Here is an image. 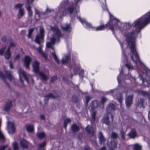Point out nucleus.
Returning a JSON list of instances; mask_svg holds the SVG:
<instances>
[{"label": "nucleus", "mask_w": 150, "mask_h": 150, "mask_svg": "<svg viewBox=\"0 0 150 150\" xmlns=\"http://www.w3.org/2000/svg\"><path fill=\"white\" fill-rule=\"evenodd\" d=\"M52 29L53 31L54 32V34L53 35L52 38H51L50 42L47 43L46 46L47 47L51 48L53 51V52L52 53V55L55 61L58 64H59V61L57 56L56 55L55 53L52 45L54 44L55 42L59 40L62 36L61 34L60 31L58 29V27H55L53 28Z\"/></svg>", "instance_id": "f257e3e1"}, {"label": "nucleus", "mask_w": 150, "mask_h": 150, "mask_svg": "<svg viewBox=\"0 0 150 150\" xmlns=\"http://www.w3.org/2000/svg\"><path fill=\"white\" fill-rule=\"evenodd\" d=\"M39 63L38 61H35L32 63V66L33 69V71L43 80H46L47 79V76L46 75L41 71H39Z\"/></svg>", "instance_id": "f03ea898"}, {"label": "nucleus", "mask_w": 150, "mask_h": 150, "mask_svg": "<svg viewBox=\"0 0 150 150\" xmlns=\"http://www.w3.org/2000/svg\"><path fill=\"white\" fill-rule=\"evenodd\" d=\"M27 2L25 4V7L28 11L29 17H31L33 15V12L31 10V5L34 0H26Z\"/></svg>", "instance_id": "7ed1b4c3"}, {"label": "nucleus", "mask_w": 150, "mask_h": 150, "mask_svg": "<svg viewBox=\"0 0 150 150\" xmlns=\"http://www.w3.org/2000/svg\"><path fill=\"white\" fill-rule=\"evenodd\" d=\"M18 73L20 79H21V82L23 83V82L22 81V78H24L26 80V82L28 83V79L29 77H30V76L27 75L24 72V71L22 70L21 69H19L18 71Z\"/></svg>", "instance_id": "20e7f679"}, {"label": "nucleus", "mask_w": 150, "mask_h": 150, "mask_svg": "<svg viewBox=\"0 0 150 150\" xmlns=\"http://www.w3.org/2000/svg\"><path fill=\"white\" fill-rule=\"evenodd\" d=\"M44 30L42 28L40 29V33L39 35L36 37L35 41L38 44H40L43 39Z\"/></svg>", "instance_id": "39448f33"}, {"label": "nucleus", "mask_w": 150, "mask_h": 150, "mask_svg": "<svg viewBox=\"0 0 150 150\" xmlns=\"http://www.w3.org/2000/svg\"><path fill=\"white\" fill-rule=\"evenodd\" d=\"M117 142L115 141H112L110 145H107L105 147L104 146L101 148L100 150H106V148L108 149H109L108 150H113V148L117 147Z\"/></svg>", "instance_id": "423d86ee"}, {"label": "nucleus", "mask_w": 150, "mask_h": 150, "mask_svg": "<svg viewBox=\"0 0 150 150\" xmlns=\"http://www.w3.org/2000/svg\"><path fill=\"white\" fill-rule=\"evenodd\" d=\"M7 128L8 132L10 134H13L15 131V129L13 122L8 121Z\"/></svg>", "instance_id": "0eeeda50"}, {"label": "nucleus", "mask_w": 150, "mask_h": 150, "mask_svg": "<svg viewBox=\"0 0 150 150\" xmlns=\"http://www.w3.org/2000/svg\"><path fill=\"white\" fill-rule=\"evenodd\" d=\"M15 44L13 42H11L10 43L9 47L7 49L6 51L5 52L4 54V56L6 59H8L10 58L11 55L10 51V48L12 47L15 46Z\"/></svg>", "instance_id": "6e6552de"}, {"label": "nucleus", "mask_w": 150, "mask_h": 150, "mask_svg": "<svg viewBox=\"0 0 150 150\" xmlns=\"http://www.w3.org/2000/svg\"><path fill=\"white\" fill-rule=\"evenodd\" d=\"M24 61L25 66L27 68L29 69V65L31 61V58L28 56H25L24 58Z\"/></svg>", "instance_id": "1a4fd4ad"}, {"label": "nucleus", "mask_w": 150, "mask_h": 150, "mask_svg": "<svg viewBox=\"0 0 150 150\" xmlns=\"http://www.w3.org/2000/svg\"><path fill=\"white\" fill-rule=\"evenodd\" d=\"M61 27L62 29L67 32H70L71 31V28L70 24H64L62 25Z\"/></svg>", "instance_id": "9d476101"}, {"label": "nucleus", "mask_w": 150, "mask_h": 150, "mask_svg": "<svg viewBox=\"0 0 150 150\" xmlns=\"http://www.w3.org/2000/svg\"><path fill=\"white\" fill-rule=\"evenodd\" d=\"M99 140L100 144H104L105 143L107 144V141L106 140L101 132L99 133Z\"/></svg>", "instance_id": "9b49d317"}, {"label": "nucleus", "mask_w": 150, "mask_h": 150, "mask_svg": "<svg viewBox=\"0 0 150 150\" xmlns=\"http://www.w3.org/2000/svg\"><path fill=\"white\" fill-rule=\"evenodd\" d=\"M133 96H131L126 98L125 102L126 106L129 107L132 104V102Z\"/></svg>", "instance_id": "f8f14e48"}, {"label": "nucleus", "mask_w": 150, "mask_h": 150, "mask_svg": "<svg viewBox=\"0 0 150 150\" xmlns=\"http://www.w3.org/2000/svg\"><path fill=\"white\" fill-rule=\"evenodd\" d=\"M26 129L29 133H33L34 131L33 125H27L26 126Z\"/></svg>", "instance_id": "ddd939ff"}, {"label": "nucleus", "mask_w": 150, "mask_h": 150, "mask_svg": "<svg viewBox=\"0 0 150 150\" xmlns=\"http://www.w3.org/2000/svg\"><path fill=\"white\" fill-rule=\"evenodd\" d=\"M115 106L112 103H110L107 106V109L108 113L113 112L115 110Z\"/></svg>", "instance_id": "4468645a"}, {"label": "nucleus", "mask_w": 150, "mask_h": 150, "mask_svg": "<svg viewBox=\"0 0 150 150\" xmlns=\"http://www.w3.org/2000/svg\"><path fill=\"white\" fill-rule=\"evenodd\" d=\"M21 146L23 148H27L28 146V142L25 139H22L20 142Z\"/></svg>", "instance_id": "2eb2a0df"}, {"label": "nucleus", "mask_w": 150, "mask_h": 150, "mask_svg": "<svg viewBox=\"0 0 150 150\" xmlns=\"http://www.w3.org/2000/svg\"><path fill=\"white\" fill-rule=\"evenodd\" d=\"M137 133L135 129H132L128 134V135L131 138H134L136 136Z\"/></svg>", "instance_id": "dca6fc26"}, {"label": "nucleus", "mask_w": 150, "mask_h": 150, "mask_svg": "<svg viewBox=\"0 0 150 150\" xmlns=\"http://www.w3.org/2000/svg\"><path fill=\"white\" fill-rule=\"evenodd\" d=\"M86 129L87 131L92 136H93L94 135V130L92 127L89 125L86 127Z\"/></svg>", "instance_id": "f3484780"}, {"label": "nucleus", "mask_w": 150, "mask_h": 150, "mask_svg": "<svg viewBox=\"0 0 150 150\" xmlns=\"http://www.w3.org/2000/svg\"><path fill=\"white\" fill-rule=\"evenodd\" d=\"M12 102L11 101H9L7 102L4 107V110L5 111L8 110L12 107Z\"/></svg>", "instance_id": "a211bd4d"}, {"label": "nucleus", "mask_w": 150, "mask_h": 150, "mask_svg": "<svg viewBox=\"0 0 150 150\" xmlns=\"http://www.w3.org/2000/svg\"><path fill=\"white\" fill-rule=\"evenodd\" d=\"M70 59V56L69 55H66L62 58V63L63 64L67 63L69 61Z\"/></svg>", "instance_id": "6ab92c4d"}, {"label": "nucleus", "mask_w": 150, "mask_h": 150, "mask_svg": "<svg viewBox=\"0 0 150 150\" xmlns=\"http://www.w3.org/2000/svg\"><path fill=\"white\" fill-rule=\"evenodd\" d=\"M122 131H121L120 133L122 138V139H124L125 138V134L127 130V128L126 125H124L122 127Z\"/></svg>", "instance_id": "aec40b11"}, {"label": "nucleus", "mask_w": 150, "mask_h": 150, "mask_svg": "<svg viewBox=\"0 0 150 150\" xmlns=\"http://www.w3.org/2000/svg\"><path fill=\"white\" fill-rule=\"evenodd\" d=\"M6 74L7 75V78L10 81L13 82L14 81V77L11 74L10 72L8 71H6Z\"/></svg>", "instance_id": "412c9836"}, {"label": "nucleus", "mask_w": 150, "mask_h": 150, "mask_svg": "<svg viewBox=\"0 0 150 150\" xmlns=\"http://www.w3.org/2000/svg\"><path fill=\"white\" fill-rule=\"evenodd\" d=\"M144 102V100L143 99L140 98L138 100L137 103L138 107L142 108H144L143 103Z\"/></svg>", "instance_id": "4be33fe9"}, {"label": "nucleus", "mask_w": 150, "mask_h": 150, "mask_svg": "<svg viewBox=\"0 0 150 150\" xmlns=\"http://www.w3.org/2000/svg\"><path fill=\"white\" fill-rule=\"evenodd\" d=\"M108 113V114L106 115V117H104L102 120V122L103 123H105L107 125H108L109 123V115Z\"/></svg>", "instance_id": "5701e85b"}, {"label": "nucleus", "mask_w": 150, "mask_h": 150, "mask_svg": "<svg viewBox=\"0 0 150 150\" xmlns=\"http://www.w3.org/2000/svg\"><path fill=\"white\" fill-rule=\"evenodd\" d=\"M24 14V9L23 8H20L18 13V17L20 18L22 17Z\"/></svg>", "instance_id": "b1692460"}, {"label": "nucleus", "mask_w": 150, "mask_h": 150, "mask_svg": "<svg viewBox=\"0 0 150 150\" xmlns=\"http://www.w3.org/2000/svg\"><path fill=\"white\" fill-rule=\"evenodd\" d=\"M110 92V93H112V95L113 96L116 98V97H117V96H119V95L120 93H117V95H115L116 94H117V91L116 89H113L110 90L109 91H108V92L109 93Z\"/></svg>", "instance_id": "393cba45"}, {"label": "nucleus", "mask_w": 150, "mask_h": 150, "mask_svg": "<svg viewBox=\"0 0 150 150\" xmlns=\"http://www.w3.org/2000/svg\"><path fill=\"white\" fill-rule=\"evenodd\" d=\"M57 95L56 94L54 95L52 93H50L45 95V99H47L50 98H55L57 97Z\"/></svg>", "instance_id": "a878e982"}, {"label": "nucleus", "mask_w": 150, "mask_h": 150, "mask_svg": "<svg viewBox=\"0 0 150 150\" xmlns=\"http://www.w3.org/2000/svg\"><path fill=\"white\" fill-rule=\"evenodd\" d=\"M71 128L72 131L73 132L77 131L79 130V127L77 125L75 124L72 125Z\"/></svg>", "instance_id": "bb28decb"}, {"label": "nucleus", "mask_w": 150, "mask_h": 150, "mask_svg": "<svg viewBox=\"0 0 150 150\" xmlns=\"http://www.w3.org/2000/svg\"><path fill=\"white\" fill-rule=\"evenodd\" d=\"M118 41L119 42V43L122 49V57L123 58L125 59V60L126 61L127 60V57L125 55L124 52L123 50V45L122 44L120 41L118 40Z\"/></svg>", "instance_id": "cd10ccee"}, {"label": "nucleus", "mask_w": 150, "mask_h": 150, "mask_svg": "<svg viewBox=\"0 0 150 150\" xmlns=\"http://www.w3.org/2000/svg\"><path fill=\"white\" fill-rule=\"evenodd\" d=\"M41 45H40L39 48L37 49V50L39 53H40L45 58V59H47V56L43 52H42L41 49Z\"/></svg>", "instance_id": "c85d7f7f"}, {"label": "nucleus", "mask_w": 150, "mask_h": 150, "mask_svg": "<svg viewBox=\"0 0 150 150\" xmlns=\"http://www.w3.org/2000/svg\"><path fill=\"white\" fill-rule=\"evenodd\" d=\"M116 98L118 100V101L120 103V106H121L122 102V98L121 95L120 94H119L118 96H117V97H116Z\"/></svg>", "instance_id": "c756f323"}, {"label": "nucleus", "mask_w": 150, "mask_h": 150, "mask_svg": "<svg viewBox=\"0 0 150 150\" xmlns=\"http://www.w3.org/2000/svg\"><path fill=\"white\" fill-rule=\"evenodd\" d=\"M141 146L138 144H135L133 145V150H140Z\"/></svg>", "instance_id": "7c9ffc66"}, {"label": "nucleus", "mask_w": 150, "mask_h": 150, "mask_svg": "<svg viewBox=\"0 0 150 150\" xmlns=\"http://www.w3.org/2000/svg\"><path fill=\"white\" fill-rule=\"evenodd\" d=\"M37 136L39 139H42L45 137V134L44 132L38 133L37 134Z\"/></svg>", "instance_id": "2f4dec72"}, {"label": "nucleus", "mask_w": 150, "mask_h": 150, "mask_svg": "<svg viewBox=\"0 0 150 150\" xmlns=\"http://www.w3.org/2000/svg\"><path fill=\"white\" fill-rule=\"evenodd\" d=\"M139 93L140 94H142L143 96H145L146 95H147L148 97L149 100L150 102V93L149 94H148L147 92L143 91H140L139 92Z\"/></svg>", "instance_id": "473e14b6"}, {"label": "nucleus", "mask_w": 150, "mask_h": 150, "mask_svg": "<svg viewBox=\"0 0 150 150\" xmlns=\"http://www.w3.org/2000/svg\"><path fill=\"white\" fill-rule=\"evenodd\" d=\"M71 120L69 119H67L65 120L64 121V127L65 129H66L67 126V124L70 123Z\"/></svg>", "instance_id": "72a5a7b5"}, {"label": "nucleus", "mask_w": 150, "mask_h": 150, "mask_svg": "<svg viewBox=\"0 0 150 150\" xmlns=\"http://www.w3.org/2000/svg\"><path fill=\"white\" fill-rule=\"evenodd\" d=\"M102 8H103V10L104 11L106 10V11H108V12L110 14V17H112V20L115 19H116L115 18H114L113 17V16H112L111 15V14L108 11V9L107 7V6H106V5H104L103 6H102Z\"/></svg>", "instance_id": "f704fd0d"}, {"label": "nucleus", "mask_w": 150, "mask_h": 150, "mask_svg": "<svg viewBox=\"0 0 150 150\" xmlns=\"http://www.w3.org/2000/svg\"><path fill=\"white\" fill-rule=\"evenodd\" d=\"M125 66L128 68L129 71L132 70L134 69L133 67L130 64L127 63L125 64Z\"/></svg>", "instance_id": "c9c22d12"}, {"label": "nucleus", "mask_w": 150, "mask_h": 150, "mask_svg": "<svg viewBox=\"0 0 150 150\" xmlns=\"http://www.w3.org/2000/svg\"><path fill=\"white\" fill-rule=\"evenodd\" d=\"M14 150H17L18 149V144L16 142H14L13 144Z\"/></svg>", "instance_id": "e433bc0d"}, {"label": "nucleus", "mask_w": 150, "mask_h": 150, "mask_svg": "<svg viewBox=\"0 0 150 150\" xmlns=\"http://www.w3.org/2000/svg\"><path fill=\"white\" fill-rule=\"evenodd\" d=\"M23 5V4L18 3L16 4L15 5L14 7L16 9L19 8V9L20 8H21Z\"/></svg>", "instance_id": "4c0bfd02"}, {"label": "nucleus", "mask_w": 150, "mask_h": 150, "mask_svg": "<svg viewBox=\"0 0 150 150\" xmlns=\"http://www.w3.org/2000/svg\"><path fill=\"white\" fill-rule=\"evenodd\" d=\"M34 30V29L33 28H31L29 30L28 34V38H30L31 35L33 32Z\"/></svg>", "instance_id": "58836bf2"}, {"label": "nucleus", "mask_w": 150, "mask_h": 150, "mask_svg": "<svg viewBox=\"0 0 150 150\" xmlns=\"http://www.w3.org/2000/svg\"><path fill=\"white\" fill-rule=\"evenodd\" d=\"M35 18L36 20L38 19V18H39V12L36 9H35Z\"/></svg>", "instance_id": "ea45409f"}, {"label": "nucleus", "mask_w": 150, "mask_h": 150, "mask_svg": "<svg viewBox=\"0 0 150 150\" xmlns=\"http://www.w3.org/2000/svg\"><path fill=\"white\" fill-rule=\"evenodd\" d=\"M91 116L92 119L94 120L95 119L96 112L95 111L91 112Z\"/></svg>", "instance_id": "a19ab883"}, {"label": "nucleus", "mask_w": 150, "mask_h": 150, "mask_svg": "<svg viewBox=\"0 0 150 150\" xmlns=\"http://www.w3.org/2000/svg\"><path fill=\"white\" fill-rule=\"evenodd\" d=\"M6 48V47L5 46L0 49V55H2L3 54Z\"/></svg>", "instance_id": "79ce46f5"}, {"label": "nucleus", "mask_w": 150, "mask_h": 150, "mask_svg": "<svg viewBox=\"0 0 150 150\" xmlns=\"http://www.w3.org/2000/svg\"><path fill=\"white\" fill-rule=\"evenodd\" d=\"M0 78L4 80L6 78V77L3 75L1 71H0Z\"/></svg>", "instance_id": "37998d69"}, {"label": "nucleus", "mask_w": 150, "mask_h": 150, "mask_svg": "<svg viewBox=\"0 0 150 150\" xmlns=\"http://www.w3.org/2000/svg\"><path fill=\"white\" fill-rule=\"evenodd\" d=\"M117 136V134L115 132H112L111 135V137L112 138H116Z\"/></svg>", "instance_id": "c03bdc74"}, {"label": "nucleus", "mask_w": 150, "mask_h": 150, "mask_svg": "<svg viewBox=\"0 0 150 150\" xmlns=\"http://www.w3.org/2000/svg\"><path fill=\"white\" fill-rule=\"evenodd\" d=\"M122 72V71H120L119 74L118 75V76H117V79L118 82L119 84H120V75L121 74Z\"/></svg>", "instance_id": "a18cd8bd"}, {"label": "nucleus", "mask_w": 150, "mask_h": 150, "mask_svg": "<svg viewBox=\"0 0 150 150\" xmlns=\"http://www.w3.org/2000/svg\"><path fill=\"white\" fill-rule=\"evenodd\" d=\"M46 145V143L45 142H43L42 143L39 144V147L40 148H42L45 146Z\"/></svg>", "instance_id": "49530a36"}, {"label": "nucleus", "mask_w": 150, "mask_h": 150, "mask_svg": "<svg viewBox=\"0 0 150 150\" xmlns=\"http://www.w3.org/2000/svg\"><path fill=\"white\" fill-rule=\"evenodd\" d=\"M8 146L7 145L0 146V150H4Z\"/></svg>", "instance_id": "de8ad7c7"}, {"label": "nucleus", "mask_w": 150, "mask_h": 150, "mask_svg": "<svg viewBox=\"0 0 150 150\" xmlns=\"http://www.w3.org/2000/svg\"><path fill=\"white\" fill-rule=\"evenodd\" d=\"M56 76H54L52 77L51 78V81L52 82H54L57 79Z\"/></svg>", "instance_id": "09e8293b"}, {"label": "nucleus", "mask_w": 150, "mask_h": 150, "mask_svg": "<svg viewBox=\"0 0 150 150\" xmlns=\"http://www.w3.org/2000/svg\"><path fill=\"white\" fill-rule=\"evenodd\" d=\"M107 100L106 98L104 97H103L102 98L101 102L103 103L105 102Z\"/></svg>", "instance_id": "8fccbe9b"}, {"label": "nucleus", "mask_w": 150, "mask_h": 150, "mask_svg": "<svg viewBox=\"0 0 150 150\" xmlns=\"http://www.w3.org/2000/svg\"><path fill=\"white\" fill-rule=\"evenodd\" d=\"M73 68L76 71H78L79 69H80V66L79 65H78L77 67V69H76V68L77 67L76 66H75V67H73Z\"/></svg>", "instance_id": "3c124183"}, {"label": "nucleus", "mask_w": 150, "mask_h": 150, "mask_svg": "<svg viewBox=\"0 0 150 150\" xmlns=\"http://www.w3.org/2000/svg\"><path fill=\"white\" fill-rule=\"evenodd\" d=\"M62 3L60 4L59 6V9L60 10H61L64 6V5H62Z\"/></svg>", "instance_id": "603ef678"}, {"label": "nucleus", "mask_w": 150, "mask_h": 150, "mask_svg": "<svg viewBox=\"0 0 150 150\" xmlns=\"http://www.w3.org/2000/svg\"><path fill=\"white\" fill-rule=\"evenodd\" d=\"M53 11V10H51V9H47L46 10V12H52V11Z\"/></svg>", "instance_id": "864d4df0"}, {"label": "nucleus", "mask_w": 150, "mask_h": 150, "mask_svg": "<svg viewBox=\"0 0 150 150\" xmlns=\"http://www.w3.org/2000/svg\"><path fill=\"white\" fill-rule=\"evenodd\" d=\"M84 150H91V149L88 147L87 146L84 147Z\"/></svg>", "instance_id": "5fc2aeb1"}, {"label": "nucleus", "mask_w": 150, "mask_h": 150, "mask_svg": "<svg viewBox=\"0 0 150 150\" xmlns=\"http://www.w3.org/2000/svg\"><path fill=\"white\" fill-rule=\"evenodd\" d=\"M40 118L41 119L44 120L45 119V116L44 115H41L40 116Z\"/></svg>", "instance_id": "6e6d98bb"}, {"label": "nucleus", "mask_w": 150, "mask_h": 150, "mask_svg": "<svg viewBox=\"0 0 150 150\" xmlns=\"http://www.w3.org/2000/svg\"><path fill=\"white\" fill-rule=\"evenodd\" d=\"M20 57V56L18 55L16 56L15 58V60H17Z\"/></svg>", "instance_id": "4d7b16f0"}, {"label": "nucleus", "mask_w": 150, "mask_h": 150, "mask_svg": "<svg viewBox=\"0 0 150 150\" xmlns=\"http://www.w3.org/2000/svg\"><path fill=\"white\" fill-rule=\"evenodd\" d=\"M92 105H91V106L89 107V108L90 109L91 108V109H92V110H93L94 109L95 107L93 106V104H92Z\"/></svg>", "instance_id": "13d9d810"}, {"label": "nucleus", "mask_w": 150, "mask_h": 150, "mask_svg": "<svg viewBox=\"0 0 150 150\" xmlns=\"http://www.w3.org/2000/svg\"><path fill=\"white\" fill-rule=\"evenodd\" d=\"M10 67L11 69L13 68V66L11 62H10Z\"/></svg>", "instance_id": "bf43d9fd"}, {"label": "nucleus", "mask_w": 150, "mask_h": 150, "mask_svg": "<svg viewBox=\"0 0 150 150\" xmlns=\"http://www.w3.org/2000/svg\"><path fill=\"white\" fill-rule=\"evenodd\" d=\"M86 100L87 102H88L89 100V99H90L89 97V96H87V97H86Z\"/></svg>", "instance_id": "052dcab7"}, {"label": "nucleus", "mask_w": 150, "mask_h": 150, "mask_svg": "<svg viewBox=\"0 0 150 150\" xmlns=\"http://www.w3.org/2000/svg\"><path fill=\"white\" fill-rule=\"evenodd\" d=\"M148 118L149 120L150 121V111L148 113Z\"/></svg>", "instance_id": "680f3d73"}, {"label": "nucleus", "mask_w": 150, "mask_h": 150, "mask_svg": "<svg viewBox=\"0 0 150 150\" xmlns=\"http://www.w3.org/2000/svg\"><path fill=\"white\" fill-rule=\"evenodd\" d=\"M110 115H111V118H112V121H113V116L112 115V114H110Z\"/></svg>", "instance_id": "e2e57ef3"}, {"label": "nucleus", "mask_w": 150, "mask_h": 150, "mask_svg": "<svg viewBox=\"0 0 150 150\" xmlns=\"http://www.w3.org/2000/svg\"><path fill=\"white\" fill-rule=\"evenodd\" d=\"M127 26H128L129 27L131 26V25H130L129 23H128Z\"/></svg>", "instance_id": "0e129e2a"}, {"label": "nucleus", "mask_w": 150, "mask_h": 150, "mask_svg": "<svg viewBox=\"0 0 150 150\" xmlns=\"http://www.w3.org/2000/svg\"><path fill=\"white\" fill-rule=\"evenodd\" d=\"M97 103V101H93V103Z\"/></svg>", "instance_id": "69168bd1"}, {"label": "nucleus", "mask_w": 150, "mask_h": 150, "mask_svg": "<svg viewBox=\"0 0 150 150\" xmlns=\"http://www.w3.org/2000/svg\"><path fill=\"white\" fill-rule=\"evenodd\" d=\"M128 76H129L131 77V76L130 74H128Z\"/></svg>", "instance_id": "338daca9"}, {"label": "nucleus", "mask_w": 150, "mask_h": 150, "mask_svg": "<svg viewBox=\"0 0 150 150\" xmlns=\"http://www.w3.org/2000/svg\"><path fill=\"white\" fill-rule=\"evenodd\" d=\"M142 81L143 83H144V80L143 79H142Z\"/></svg>", "instance_id": "774afa93"}]
</instances>
